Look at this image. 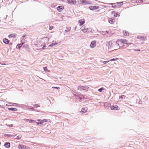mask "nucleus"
Segmentation results:
<instances>
[{
    "label": "nucleus",
    "instance_id": "1",
    "mask_svg": "<svg viewBox=\"0 0 149 149\" xmlns=\"http://www.w3.org/2000/svg\"><path fill=\"white\" fill-rule=\"evenodd\" d=\"M75 95L78 97V98L81 102L82 101H84V100L86 99L85 98V97L83 95L77 94H75Z\"/></svg>",
    "mask_w": 149,
    "mask_h": 149
},
{
    "label": "nucleus",
    "instance_id": "2",
    "mask_svg": "<svg viewBox=\"0 0 149 149\" xmlns=\"http://www.w3.org/2000/svg\"><path fill=\"white\" fill-rule=\"evenodd\" d=\"M78 2L79 4H89L88 2L86 0H81L78 1Z\"/></svg>",
    "mask_w": 149,
    "mask_h": 149
},
{
    "label": "nucleus",
    "instance_id": "3",
    "mask_svg": "<svg viewBox=\"0 0 149 149\" xmlns=\"http://www.w3.org/2000/svg\"><path fill=\"white\" fill-rule=\"evenodd\" d=\"M120 42L118 41V40L116 41V42H113V49H116L119 48V43H120Z\"/></svg>",
    "mask_w": 149,
    "mask_h": 149
},
{
    "label": "nucleus",
    "instance_id": "4",
    "mask_svg": "<svg viewBox=\"0 0 149 149\" xmlns=\"http://www.w3.org/2000/svg\"><path fill=\"white\" fill-rule=\"evenodd\" d=\"M88 87L87 86H80L78 87V89L80 90H85L86 91L88 88Z\"/></svg>",
    "mask_w": 149,
    "mask_h": 149
},
{
    "label": "nucleus",
    "instance_id": "5",
    "mask_svg": "<svg viewBox=\"0 0 149 149\" xmlns=\"http://www.w3.org/2000/svg\"><path fill=\"white\" fill-rule=\"evenodd\" d=\"M67 2L69 4L75 5L77 2L76 0H67Z\"/></svg>",
    "mask_w": 149,
    "mask_h": 149
},
{
    "label": "nucleus",
    "instance_id": "6",
    "mask_svg": "<svg viewBox=\"0 0 149 149\" xmlns=\"http://www.w3.org/2000/svg\"><path fill=\"white\" fill-rule=\"evenodd\" d=\"M107 45L109 48L113 49V43L111 41H110L108 42Z\"/></svg>",
    "mask_w": 149,
    "mask_h": 149
},
{
    "label": "nucleus",
    "instance_id": "7",
    "mask_svg": "<svg viewBox=\"0 0 149 149\" xmlns=\"http://www.w3.org/2000/svg\"><path fill=\"white\" fill-rule=\"evenodd\" d=\"M96 45V41L95 40L92 41L90 45V47L91 48H93L95 47Z\"/></svg>",
    "mask_w": 149,
    "mask_h": 149
},
{
    "label": "nucleus",
    "instance_id": "8",
    "mask_svg": "<svg viewBox=\"0 0 149 149\" xmlns=\"http://www.w3.org/2000/svg\"><path fill=\"white\" fill-rule=\"evenodd\" d=\"M98 6H90L89 7V8L90 10H92L97 9H98Z\"/></svg>",
    "mask_w": 149,
    "mask_h": 149
},
{
    "label": "nucleus",
    "instance_id": "9",
    "mask_svg": "<svg viewBox=\"0 0 149 149\" xmlns=\"http://www.w3.org/2000/svg\"><path fill=\"white\" fill-rule=\"evenodd\" d=\"M122 40V42H123V43L124 44H125L127 45H132V44L131 43H130L129 44L127 43V40L125 39H121Z\"/></svg>",
    "mask_w": 149,
    "mask_h": 149
},
{
    "label": "nucleus",
    "instance_id": "10",
    "mask_svg": "<svg viewBox=\"0 0 149 149\" xmlns=\"http://www.w3.org/2000/svg\"><path fill=\"white\" fill-rule=\"evenodd\" d=\"M63 9V6H60L57 7V10L58 11L60 12Z\"/></svg>",
    "mask_w": 149,
    "mask_h": 149
},
{
    "label": "nucleus",
    "instance_id": "11",
    "mask_svg": "<svg viewBox=\"0 0 149 149\" xmlns=\"http://www.w3.org/2000/svg\"><path fill=\"white\" fill-rule=\"evenodd\" d=\"M79 22L80 23V26H81L84 23L85 21L83 19H81L79 21Z\"/></svg>",
    "mask_w": 149,
    "mask_h": 149
},
{
    "label": "nucleus",
    "instance_id": "12",
    "mask_svg": "<svg viewBox=\"0 0 149 149\" xmlns=\"http://www.w3.org/2000/svg\"><path fill=\"white\" fill-rule=\"evenodd\" d=\"M137 38L138 39H140L143 41H144L146 39V38L145 37H142L141 36H138Z\"/></svg>",
    "mask_w": 149,
    "mask_h": 149
},
{
    "label": "nucleus",
    "instance_id": "13",
    "mask_svg": "<svg viewBox=\"0 0 149 149\" xmlns=\"http://www.w3.org/2000/svg\"><path fill=\"white\" fill-rule=\"evenodd\" d=\"M4 146L6 148H8L10 147V144L9 142H6Z\"/></svg>",
    "mask_w": 149,
    "mask_h": 149
},
{
    "label": "nucleus",
    "instance_id": "14",
    "mask_svg": "<svg viewBox=\"0 0 149 149\" xmlns=\"http://www.w3.org/2000/svg\"><path fill=\"white\" fill-rule=\"evenodd\" d=\"M118 41L120 42V43H119V48L120 47H122L123 46V44L122 42V40H118Z\"/></svg>",
    "mask_w": 149,
    "mask_h": 149
},
{
    "label": "nucleus",
    "instance_id": "15",
    "mask_svg": "<svg viewBox=\"0 0 149 149\" xmlns=\"http://www.w3.org/2000/svg\"><path fill=\"white\" fill-rule=\"evenodd\" d=\"M87 110V108H82L81 111V112H82V113H84L86 112Z\"/></svg>",
    "mask_w": 149,
    "mask_h": 149
},
{
    "label": "nucleus",
    "instance_id": "16",
    "mask_svg": "<svg viewBox=\"0 0 149 149\" xmlns=\"http://www.w3.org/2000/svg\"><path fill=\"white\" fill-rule=\"evenodd\" d=\"M3 41L4 43L7 44L9 43L10 41L8 39L5 38L3 39Z\"/></svg>",
    "mask_w": 149,
    "mask_h": 149
},
{
    "label": "nucleus",
    "instance_id": "17",
    "mask_svg": "<svg viewBox=\"0 0 149 149\" xmlns=\"http://www.w3.org/2000/svg\"><path fill=\"white\" fill-rule=\"evenodd\" d=\"M114 20L113 19L110 18L109 19V22L111 24H113L114 23Z\"/></svg>",
    "mask_w": 149,
    "mask_h": 149
},
{
    "label": "nucleus",
    "instance_id": "18",
    "mask_svg": "<svg viewBox=\"0 0 149 149\" xmlns=\"http://www.w3.org/2000/svg\"><path fill=\"white\" fill-rule=\"evenodd\" d=\"M117 107H118L116 106L115 107L113 106H112L110 107L111 109L112 110H118V109H117Z\"/></svg>",
    "mask_w": 149,
    "mask_h": 149
},
{
    "label": "nucleus",
    "instance_id": "19",
    "mask_svg": "<svg viewBox=\"0 0 149 149\" xmlns=\"http://www.w3.org/2000/svg\"><path fill=\"white\" fill-rule=\"evenodd\" d=\"M8 109L10 111H17V109H16V108H12V107L8 108Z\"/></svg>",
    "mask_w": 149,
    "mask_h": 149
},
{
    "label": "nucleus",
    "instance_id": "20",
    "mask_svg": "<svg viewBox=\"0 0 149 149\" xmlns=\"http://www.w3.org/2000/svg\"><path fill=\"white\" fill-rule=\"evenodd\" d=\"M24 146L23 145L19 144L18 146V148L19 149H24Z\"/></svg>",
    "mask_w": 149,
    "mask_h": 149
},
{
    "label": "nucleus",
    "instance_id": "21",
    "mask_svg": "<svg viewBox=\"0 0 149 149\" xmlns=\"http://www.w3.org/2000/svg\"><path fill=\"white\" fill-rule=\"evenodd\" d=\"M22 45H23V43L18 44L17 45L16 48H18V49L20 48Z\"/></svg>",
    "mask_w": 149,
    "mask_h": 149
},
{
    "label": "nucleus",
    "instance_id": "22",
    "mask_svg": "<svg viewBox=\"0 0 149 149\" xmlns=\"http://www.w3.org/2000/svg\"><path fill=\"white\" fill-rule=\"evenodd\" d=\"M42 120V122L43 123H44V122H49L50 121V120L49 119H43V120Z\"/></svg>",
    "mask_w": 149,
    "mask_h": 149
},
{
    "label": "nucleus",
    "instance_id": "23",
    "mask_svg": "<svg viewBox=\"0 0 149 149\" xmlns=\"http://www.w3.org/2000/svg\"><path fill=\"white\" fill-rule=\"evenodd\" d=\"M9 38H15V35L14 34H10L8 36Z\"/></svg>",
    "mask_w": 149,
    "mask_h": 149
},
{
    "label": "nucleus",
    "instance_id": "24",
    "mask_svg": "<svg viewBox=\"0 0 149 149\" xmlns=\"http://www.w3.org/2000/svg\"><path fill=\"white\" fill-rule=\"evenodd\" d=\"M123 33L126 36H128L129 35V33L127 32L126 31H123Z\"/></svg>",
    "mask_w": 149,
    "mask_h": 149
},
{
    "label": "nucleus",
    "instance_id": "25",
    "mask_svg": "<svg viewBox=\"0 0 149 149\" xmlns=\"http://www.w3.org/2000/svg\"><path fill=\"white\" fill-rule=\"evenodd\" d=\"M57 44V43H56L52 42V44L50 45H49V47H53L54 46H55V45H56Z\"/></svg>",
    "mask_w": 149,
    "mask_h": 149
},
{
    "label": "nucleus",
    "instance_id": "26",
    "mask_svg": "<svg viewBox=\"0 0 149 149\" xmlns=\"http://www.w3.org/2000/svg\"><path fill=\"white\" fill-rule=\"evenodd\" d=\"M83 31L84 33H88V28L84 29Z\"/></svg>",
    "mask_w": 149,
    "mask_h": 149
},
{
    "label": "nucleus",
    "instance_id": "27",
    "mask_svg": "<svg viewBox=\"0 0 149 149\" xmlns=\"http://www.w3.org/2000/svg\"><path fill=\"white\" fill-rule=\"evenodd\" d=\"M123 3V2H118V3H115V4H117V5H118V6H120L122 4V3ZM114 3H112V4L113 5ZM115 4V3H114Z\"/></svg>",
    "mask_w": 149,
    "mask_h": 149
},
{
    "label": "nucleus",
    "instance_id": "28",
    "mask_svg": "<svg viewBox=\"0 0 149 149\" xmlns=\"http://www.w3.org/2000/svg\"><path fill=\"white\" fill-rule=\"evenodd\" d=\"M43 70H45L46 72H49V71L47 69L46 67H43Z\"/></svg>",
    "mask_w": 149,
    "mask_h": 149
},
{
    "label": "nucleus",
    "instance_id": "29",
    "mask_svg": "<svg viewBox=\"0 0 149 149\" xmlns=\"http://www.w3.org/2000/svg\"><path fill=\"white\" fill-rule=\"evenodd\" d=\"M92 29L91 28H88V33H90L92 31Z\"/></svg>",
    "mask_w": 149,
    "mask_h": 149
},
{
    "label": "nucleus",
    "instance_id": "30",
    "mask_svg": "<svg viewBox=\"0 0 149 149\" xmlns=\"http://www.w3.org/2000/svg\"><path fill=\"white\" fill-rule=\"evenodd\" d=\"M104 88H101L100 89H99L98 90V91L100 92H101L102 91H103V90H104Z\"/></svg>",
    "mask_w": 149,
    "mask_h": 149
},
{
    "label": "nucleus",
    "instance_id": "31",
    "mask_svg": "<svg viewBox=\"0 0 149 149\" xmlns=\"http://www.w3.org/2000/svg\"><path fill=\"white\" fill-rule=\"evenodd\" d=\"M125 97V96L124 95H121L120 97V98H121V99L123 100V99H124Z\"/></svg>",
    "mask_w": 149,
    "mask_h": 149
},
{
    "label": "nucleus",
    "instance_id": "32",
    "mask_svg": "<svg viewBox=\"0 0 149 149\" xmlns=\"http://www.w3.org/2000/svg\"><path fill=\"white\" fill-rule=\"evenodd\" d=\"M42 121V120H40V121L39 122L37 123V124L38 125L39 124H42L43 123V122Z\"/></svg>",
    "mask_w": 149,
    "mask_h": 149
},
{
    "label": "nucleus",
    "instance_id": "33",
    "mask_svg": "<svg viewBox=\"0 0 149 149\" xmlns=\"http://www.w3.org/2000/svg\"><path fill=\"white\" fill-rule=\"evenodd\" d=\"M33 107H35L36 108H37V107H39L40 106L39 105L37 104H35L33 105Z\"/></svg>",
    "mask_w": 149,
    "mask_h": 149
},
{
    "label": "nucleus",
    "instance_id": "34",
    "mask_svg": "<svg viewBox=\"0 0 149 149\" xmlns=\"http://www.w3.org/2000/svg\"><path fill=\"white\" fill-rule=\"evenodd\" d=\"M84 26V25L81 28V29L82 31L84 29H85V27Z\"/></svg>",
    "mask_w": 149,
    "mask_h": 149
},
{
    "label": "nucleus",
    "instance_id": "35",
    "mask_svg": "<svg viewBox=\"0 0 149 149\" xmlns=\"http://www.w3.org/2000/svg\"><path fill=\"white\" fill-rule=\"evenodd\" d=\"M117 58H112L109 61H115L116 59H117Z\"/></svg>",
    "mask_w": 149,
    "mask_h": 149
},
{
    "label": "nucleus",
    "instance_id": "36",
    "mask_svg": "<svg viewBox=\"0 0 149 149\" xmlns=\"http://www.w3.org/2000/svg\"><path fill=\"white\" fill-rule=\"evenodd\" d=\"M24 149H30V148L29 147L24 146Z\"/></svg>",
    "mask_w": 149,
    "mask_h": 149
},
{
    "label": "nucleus",
    "instance_id": "37",
    "mask_svg": "<svg viewBox=\"0 0 149 149\" xmlns=\"http://www.w3.org/2000/svg\"><path fill=\"white\" fill-rule=\"evenodd\" d=\"M52 88H55L58 90L60 89V88L58 87H52Z\"/></svg>",
    "mask_w": 149,
    "mask_h": 149
},
{
    "label": "nucleus",
    "instance_id": "38",
    "mask_svg": "<svg viewBox=\"0 0 149 149\" xmlns=\"http://www.w3.org/2000/svg\"><path fill=\"white\" fill-rule=\"evenodd\" d=\"M109 61H104L103 62V63L104 64H106V63H108Z\"/></svg>",
    "mask_w": 149,
    "mask_h": 149
},
{
    "label": "nucleus",
    "instance_id": "39",
    "mask_svg": "<svg viewBox=\"0 0 149 149\" xmlns=\"http://www.w3.org/2000/svg\"><path fill=\"white\" fill-rule=\"evenodd\" d=\"M118 15V13H115L114 15V16L116 17H117Z\"/></svg>",
    "mask_w": 149,
    "mask_h": 149
},
{
    "label": "nucleus",
    "instance_id": "40",
    "mask_svg": "<svg viewBox=\"0 0 149 149\" xmlns=\"http://www.w3.org/2000/svg\"><path fill=\"white\" fill-rule=\"evenodd\" d=\"M70 28H69L68 29V30H65V32H68V31H70Z\"/></svg>",
    "mask_w": 149,
    "mask_h": 149
},
{
    "label": "nucleus",
    "instance_id": "41",
    "mask_svg": "<svg viewBox=\"0 0 149 149\" xmlns=\"http://www.w3.org/2000/svg\"><path fill=\"white\" fill-rule=\"evenodd\" d=\"M34 122V121L33 120H30L29 121V123H32Z\"/></svg>",
    "mask_w": 149,
    "mask_h": 149
},
{
    "label": "nucleus",
    "instance_id": "42",
    "mask_svg": "<svg viewBox=\"0 0 149 149\" xmlns=\"http://www.w3.org/2000/svg\"><path fill=\"white\" fill-rule=\"evenodd\" d=\"M6 135L8 136H14L13 135H10L9 134H6Z\"/></svg>",
    "mask_w": 149,
    "mask_h": 149
},
{
    "label": "nucleus",
    "instance_id": "43",
    "mask_svg": "<svg viewBox=\"0 0 149 149\" xmlns=\"http://www.w3.org/2000/svg\"><path fill=\"white\" fill-rule=\"evenodd\" d=\"M22 137V136L21 135L18 136H17V138L18 139H20Z\"/></svg>",
    "mask_w": 149,
    "mask_h": 149
},
{
    "label": "nucleus",
    "instance_id": "44",
    "mask_svg": "<svg viewBox=\"0 0 149 149\" xmlns=\"http://www.w3.org/2000/svg\"><path fill=\"white\" fill-rule=\"evenodd\" d=\"M53 29V27L52 26H49V29L50 30H52Z\"/></svg>",
    "mask_w": 149,
    "mask_h": 149
},
{
    "label": "nucleus",
    "instance_id": "45",
    "mask_svg": "<svg viewBox=\"0 0 149 149\" xmlns=\"http://www.w3.org/2000/svg\"><path fill=\"white\" fill-rule=\"evenodd\" d=\"M134 51H140V50H139V49H137H137H134Z\"/></svg>",
    "mask_w": 149,
    "mask_h": 149
},
{
    "label": "nucleus",
    "instance_id": "46",
    "mask_svg": "<svg viewBox=\"0 0 149 149\" xmlns=\"http://www.w3.org/2000/svg\"><path fill=\"white\" fill-rule=\"evenodd\" d=\"M43 47H42V48L43 49H44V47H46V46H45V45H44L43 46Z\"/></svg>",
    "mask_w": 149,
    "mask_h": 149
},
{
    "label": "nucleus",
    "instance_id": "47",
    "mask_svg": "<svg viewBox=\"0 0 149 149\" xmlns=\"http://www.w3.org/2000/svg\"><path fill=\"white\" fill-rule=\"evenodd\" d=\"M40 120H40V119H38V120H37V121H38L39 122H40Z\"/></svg>",
    "mask_w": 149,
    "mask_h": 149
},
{
    "label": "nucleus",
    "instance_id": "48",
    "mask_svg": "<svg viewBox=\"0 0 149 149\" xmlns=\"http://www.w3.org/2000/svg\"><path fill=\"white\" fill-rule=\"evenodd\" d=\"M26 36H27V35H23V37H26Z\"/></svg>",
    "mask_w": 149,
    "mask_h": 149
},
{
    "label": "nucleus",
    "instance_id": "49",
    "mask_svg": "<svg viewBox=\"0 0 149 149\" xmlns=\"http://www.w3.org/2000/svg\"><path fill=\"white\" fill-rule=\"evenodd\" d=\"M52 42H54V43H56V41H52Z\"/></svg>",
    "mask_w": 149,
    "mask_h": 149
},
{
    "label": "nucleus",
    "instance_id": "50",
    "mask_svg": "<svg viewBox=\"0 0 149 149\" xmlns=\"http://www.w3.org/2000/svg\"><path fill=\"white\" fill-rule=\"evenodd\" d=\"M13 125H10V126L11 127H13Z\"/></svg>",
    "mask_w": 149,
    "mask_h": 149
},
{
    "label": "nucleus",
    "instance_id": "51",
    "mask_svg": "<svg viewBox=\"0 0 149 149\" xmlns=\"http://www.w3.org/2000/svg\"><path fill=\"white\" fill-rule=\"evenodd\" d=\"M9 45H12V43H9Z\"/></svg>",
    "mask_w": 149,
    "mask_h": 149
},
{
    "label": "nucleus",
    "instance_id": "52",
    "mask_svg": "<svg viewBox=\"0 0 149 149\" xmlns=\"http://www.w3.org/2000/svg\"><path fill=\"white\" fill-rule=\"evenodd\" d=\"M139 104H141V103H140V101L139 102Z\"/></svg>",
    "mask_w": 149,
    "mask_h": 149
},
{
    "label": "nucleus",
    "instance_id": "53",
    "mask_svg": "<svg viewBox=\"0 0 149 149\" xmlns=\"http://www.w3.org/2000/svg\"><path fill=\"white\" fill-rule=\"evenodd\" d=\"M112 7H113V8L114 7L113 6H112Z\"/></svg>",
    "mask_w": 149,
    "mask_h": 149
},
{
    "label": "nucleus",
    "instance_id": "54",
    "mask_svg": "<svg viewBox=\"0 0 149 149\" xmlns=\"http://www.w3.org/2000/svg\"><path fill=\"white\" fill-rule=\"evenodd\" d=\"M45 39H46V40L47 39V38H45Z\"/></svg>",
    "mask_w": 149,
    "mask_h": 149
}]
</instances>
